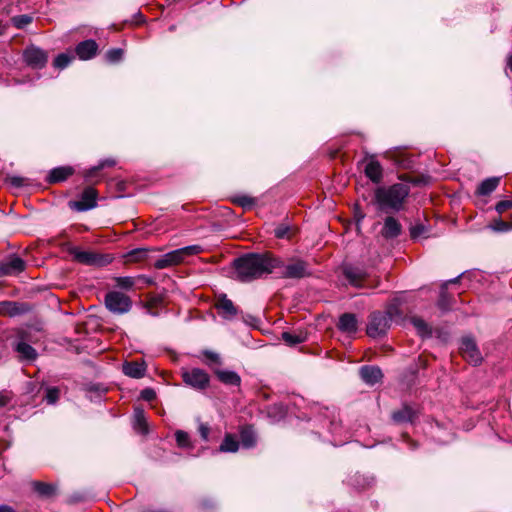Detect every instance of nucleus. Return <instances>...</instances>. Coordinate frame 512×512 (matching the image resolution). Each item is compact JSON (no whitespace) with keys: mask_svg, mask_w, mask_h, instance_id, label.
<instances>
[{"mask_svg":"<svg viewBox=\"0 0 512 512\" xmlns=\"http://www.w3.org/2000/svg\"><path fill=\"white\" fill-rule=\"evenodd\" d=\"M275 256L271 253H248L233 261L236 278L241 282H250L273 272L277 265Z\"/></svg>","mask_w":512,"mask_h":512,"instance_id":"obj_1","label":"nucleus"},{"mask_svg":"<svg viewBox=\"0 0 512 512\" xmlns=\"http://www.w3.org/2000/svg\"><path fill=\"white\" fill-rule=\"evenodd\" d=\"M410 187L405 183H395L388 187H378L374 193V200L378 210L384 213L399 212L409 196Z\"/></svg>","mask_w":512,"mask_h":512,"instance_id":"obj_2","label":"nucleus"},{"mask_svg":"<svg viewBox=\"0 0 512 512\" xmlns=\"http://www.w3.org/2000/svg\"><path fill=\"white\" fill-rule=\"evenodd\" d=\"M278 262L273 266V272L277 270L280 277L285 279H302L311 275L308 262L300 258H290L286 262L281 258L275 257Z\"/></svg>","mask_w":512,"mask_h":512,"instance_id":"obj_3","label":"nucleus"},{"mask_svg":"<svg viewBox=\"0 0 512 512\" xmlns=\"http://www.w3.org/2000/svg\"><path fill=\"white\" fill-rule=\"evenodd\" d=\"M203 251L200 245H189L164 254L156 260L154 267L156 269H165L182 263L187 257L198 255Z\"/></svg>","mask_w":512,"mask_h":512,"instance_id":"obj_4","label":"nucleus"},{"mask_svg":"<svg viewBox=\"0 0 512 512\" xmlns=\"http://www.w3.org/2000/svg\"><path fill=\"white\" fill-rule=\"evenodd\" d=\"M392 315V309H389L387 313H372L367 325V334L372 338L384 336L390 328Z\"/></svg>","mask_w":512,"mask_h":512,"instance_id":"obj_5","label":"nucleus"},{"mask_svg":"<svg viewBox=\"0 0 512 512\" xmlns=\"http://www.w3.org/2000/svg\"><path fill=\"white\" fill-rule=\"evenodd\" d=\"M24 63L34 70L43 69L48 62V52L44 49L31 44L28 45L22 53Z\"/></svg>","mask_w":512,"mask_h":512,"instance_id":"obj_6","label":"nucleus"},{"mask_svg":"<svg viewBox=\"0 0 512 512\" xmlns=\"http://www.w3.org/2000/svg\"><path fill=\"white\" fill-rule=\"evenodd\" d=\"M105 306L114 314H125L130 311L132 301L127 295L118 292L110 291L105 295Z\"/></svg>","mask_w":512,"mask_h":512,"instance_id":"obj_7","label":"nucleus"},{"mask_svg":"<svg viewBox=\"0 0 512 512\" xmlns=\"http://www.w3.org/2000/svg\"><path fill=\"white\" fill-rule=\"evenodd\" d=\"M183 382L195 390H205L210 384L209 374L200 368L182 371Z\"/></svg>","mask_w":512,"mask_h":512,"instance_id":"obj_8","label":"nucleus"},{"mask_svg":"<svg viewBox=\"0 0 512 512\" xmlns=\"http://www.w3.org/2000/svg\"><path fill=\"white\" fill-rule=\"evenodd\" d=\"M97 199V190L91 186H88L82 191L80 199L69 201L68 206L71 210L77 212H85L97 206Z\"/></svg>","mask_w":512,"mask_h":512,"instance_id":"obj_9","label":"nucleus"},{"mask_svg":"<svg viewBox=\"0 0 512 512\" xmlns=\"http://www.w3.org/2000/svg\"><path fill=\"white\" fill-rule=\"evenodd\" d=\"M28 341H30V332L25 329H20L17 332V341L14 344V350L21 360L33 361L37 357V352Z\"/></svg>","mask_w":512,"mask_h":512,"instance_id":"obj_10","label":"nucleus"},{"mask_svg":"<svg viewBox=\"0 0 512 512\" xmlns=\"http://www.w3.org/2000/svg\"><path fill=\"white\" fill-rule=\"evenodd\" d=\"M462 357L473 365H478L482 362V355L476 341L471 336L463 337L459 347Z\"/></svg>","mask_w":512,"mask_h":512,"instance_id":"obj_11","label":"nucleus"},{"mask_svg":"<svg viewBox=\"0 0 512 512\" xmlns=\"http://www.w3.org/2000/svg\"><path fill=\"white\" fill-rule=\"evenodd\" d=\"M73 255L77 262L90 266L101 267L111 262V257L109 255H103L89 251L75 250Z\"/></svg>","mask_w":512,"mask_h":512,"instance_id":"obj_12","label":"nucleus"},{"mask_svg":"<svg viewBox=\"0 0 512 512\" xmlns=\"http://www.w3.org/2000/svg\"><path fill=\"white\" fill-rule=\"evenodd\" d=\"M419 417V410L413 406L404 403L401 408L391 413V419L395 424L411 423L413 424Z\"/></svg>","mask_w":512,"mask_h":512,"instance_id":"obj_13","label":"nucleus"},{"mask_svg":"<svg viewBox=\"0 0 512 512\" xmlns=\"http://www.w3.org/2000/svg\"><path fill=\"white\" fill-rule=\"evenodd\" d=\"M30 311L31 306L28 303L16 301L0 302V314L4 316L14 317L26 314Z\"/></svg>","mask_w":512,"mask_h":512,"instance_id":"obj_14","label":"nucleus"},{"mask_svg":"<svg viewBox=\"0 0 512 512\" xmlns=\"http://www.w3.org/2000/svg\"><path fill=\"white\" fill-rule=\"evenodd\" d=\"M99 50L97 42L93 39H88L79 42L75 47L76 56L83 61L94 58Z\"/></svg>","mask_w":512,"mask_h":512,"instance_id":"obj_15","label":"nucleus"},{"mask_svg":"<svg viewBox=\"0 0 512 512\" xmlns=\"http://www.w3.org/2000/svg\"><path fill=\"white\" fill-rule=\"evenodd\" d=\"M25 267L26 263L22 258L13 256L8 261L0 263V276L19 274Z\"/></svg>","mask_w":512,"mask_h":512,"instance_id":"obj_16","label":"nucleus"},{"mask_svg":"<svg viewBox=\"0 0 512 512\" xmlns=\"http://www.w3.org/2000/svg\"><path fill=\"white\" fill-rule=\"evenodd\" d=\"M215 307L218 310V313L227 319L235 317L238 313L237 308L226 294H220L217 297Z\"/></svg>","mask_w":512,"mask_h":512,"instance_id":"obj_17","label":"nucleus"},{"mask_svg":"<svg viewBox=\"0 0 512 512\" xmlns=\"http://www.w3.org/2000/svg\"><path fill=\"white\" fill-rule=\"evenodd\" d=\"M361 379L370 386L381 382L383 373L378 366L364 365L360 368Z\"/></svg>","mask_w":512,"mask_h":512,"instance_id":"obj_18","label":"nucleus"},{"mask_svg":"<svg viewBox=\"0 0 512 512\" xmlns=\"http://www.w3.org/2000/svg\"><path fill=\"white\" fill-rule=\"evenodd\" d=\"M73 174H74V168L71 166L56 167V168H53L52 170H50L48 176L46 177V182L48 184L64 182Z\"/></svg>","mask_w":512,"mask_h":512,"instance_id":"obj_19","label":"nucleus"},{"mask_svg":"<svg viewBox=\"0 0 512 512\" xmlns=\"http://www.w3.org/2000/svg\"><path fill=\"white\" fill-rule=\"evenodd\" d=\"M402 232V226L400 222L392 217L388 216L384 220L383 228L381 230V235L385 239H394L398 237Z\"/></svg>","mask_w":512,"mask_h":512,"instance_id":"obj_20","label":"nucleus"},{"mask_svg":"<svg viewBox=\"0 0 512 512\" xmlns=\"http://www.w3.org/2000/svg\"><path fill=\"white\" fill-rule=\"evenodd\" d=\"M214 374L217 377V379L226 386L240 387L241 385V377L235 371L215 368Z\"/></svg>","mask_w":512,"mask_h":512,"instance_id":"obj_21","label":"nucleus"},{"mask_svg":"<svg viewBox=\"0 0 512 512\" xmlns=\"http://www.w3.org/2000/svg\"><path fill=\"white\" fill-rule=\"evenodd\" d=\"M337 328L347 334H354L358 329V321L353 313H344L339 317Z\"/></svg>","mask_w":512,"mask_h":512,"instance_id":"obj_22","label":"nucleus"},{"mask_svg":"<svg viewBox=\"0 0 512 512\" xmlns=\"http://www.w3.org/2000/svg\"><path fill=\"white\" fill-rule=\"evenodd\" d=\"M146 364L145 362H136V361H132V362H125L123 364V373L126 375V376H129L131 378H135V379H140L142 377H144L145 373H146Z\"/></svg>","mask_w":512,"mask_h":512,"instance_id":"obj_23","label":"nucleus"},{"mask_svg":"<svg viewBox=\"0 0 512 512\" xmlns=\"http://www.w3.org/2000/svg\"><path fill=\"white\" fill-rule=\"evenodd\" d=\"M365 175L373 182L380 183L383 178V169L379 161L371 160L365 167Z\"/></svg>","mask_w":512,"mask_h":512,"instance_id":"obj_24","label":"nucleus"},{"mask_svg":"<svg viewBox=\"0 0 512 512\" xmlns=\"http://www.w3.org/2000/svg\"><path fill=\"white\" fill-rule=\"evenodd\" d=\"M31 485L34 492H36L42 498H51L56 494L57 491L56 485L51 483L33 481Z\"/></svg>","mask_w":512,"mask_h":512,"instance_id":"obj_25","label":"nucleus"},{"mask_svg":"<svg viewBox=\"0 0 512 512\" xmlns=\"http://www.w3.org/2000/svg\"><path fill=\"white\" fill-rule=\"evenodd\" d=\"M500 183V177H490L483 180L476 189V195L488 196L496 190Z\"/></svg>","mask_w":512,"mask_h":512,"instance_id":"obj_26","label":"nucleus"},{"mask_svg":"<svg viewBox=\"0 0 512 512\" xmlns=\"http://www.w3.org/2000/svg\"><path fill=\"white\" fill-rule=\"evenodd\" d=\"M343 274L351 285L355 287L362 286V281L365 278V274L362 270L352 266H348L344 268Z\"/></svg>","mask_w":512,"mask_h":512,"instance_id":"obj_27","label":"nucleus"},{"mask_svg":"<svg viewBox=\"0 0 512 512\" xmlns=\"http://www.w3.org/2000/svg\"><path fill=\"white\" fill-rule=\"evenodd\" d=\"M240 441L245 448H252L256 445L257 438L252 426L245 425L240 428Z\"/></svg>","mask_w":512,"mask_h":512,"instance_id":"obj_28","label":"nucleus"},{"mask_svg":"<svg viewBox=\"0 0 512 512\" xmlns=\"http://www.w3.org/2000/svg\"><path fill=\"white\" fill-rule=\"evenodd\" d=\"M411 323L416 329L418 335L422 338H430L432 337V327L422 318L413 316L411 318Z\"/></svg>","mask_w":512,"mask_h":512,"instance_id":"obj_29","label":"nucleus"},{"mask_svg":"<svg viewBox=\"0 0 512 512\" xmlns=\"http://www.w3.org/2000/svg\"><path fill=\"white\" fill-rule=\"evenodd\" d=\"M201 355L203 363L209 366L213 371L215 368H219L223 365L222 358L217 352L211 350H203Z\"/></svg>","mask_w":512,"mask_h":512,"instance_id":"obj_30","label":"nucleus"},{"mask_svg":"<svg viewBox=\"0 0 512 512\" xmlns=\"http://www.w3.org/2000/svg\"><path fill=\"white\" fill-rule=\"evenodd\" d=\"M239 449V441L236 436L231 433H226L224 439L219 446V451L223 453H235Z\"/></svg>","mask_w":512,"mask_h":512,"instance_id":"obj_31","label":"nucleus"},{"mask_svg":"<svg viewBox=\"0 0 512 512\" xmlns=\"http://www.w3.org/2000/svg\"><path fill=\"white\" fill-rule=\"evenodd\" d=\"M282 340L289 346H295L297 344L303 343L307 339V333L304 331H294L288 332L285 331L281 336Z\"/></svg>","mask_w":512,"mask_h":512,"instance_id":"obj_32","label":"nucleus"},{"mask_svg":"<svg viewBox=\"0 0 512 512\" xmlns=\"http://www.w3.org/2000/svg\"><path fill=\"white\" fill-rule=\"evenodd\" d=\"M115 165L116 161L113 158L101 160L96 166H93L84 172V178L86 181H91L98 171L107 167H113Z\"/></svg>","mask_w":512,"mask_h":512,"instance_id":"obj_33","label":"nucleus"},{"mask_svg":"<svg viewBox=\"0 0 512 512\" xmlns=\"http://www.w3.org/2000/svg\"><path fill=\"white\" fill-rule=\"evenodd\" d=\"M437 306L442 311L446 312L451 309L452 306V297L448 293L447 283H442L440 287L439 299L437 301Z\"/></svg>","mask_w":512,"mask_h":512,"instance_id":"obj_34","label":"nucleus"},{"mask_svg":"<svg viewBox=\"0 0 512 512\" xmlns=\"http://www.w3.org/2000/svg\"><path fill=\"white\" fill-rule=\"evenodd\" d=\"M134 428L137 432L146 435L148 433V424L146 421L144 410L135 408L134 410Z\"/></svg>","mask_w":512,"mask_h":512,"instance_id":"obj_35","label":"nucleus"},{"mask_svg":"<svg viewBox=\"0 0 512 512\" xmlns=\"http://www.w3.org/2000/svg\"><path fill=\"white\" fill-rule=\"evenodd\" d=\"M487 228L496 233H505L512 230V222L504 221L501 218H495L487 225Z\"/></svg>","mask_w":512,"mask_h":512,"instance_id":"obj_36","label":"nucleus"},{"mask_svg":"<svg viewBox=\"0 0 512 512\" xmlns=\"http://www.w3.org/2000/svg\"><path fill=\"white\" fill-rule=\"evenodd\" d=\"M75 56L70 53H60L53 61V66L56 69H65L73 60Z\"/></svg>","mask_w":512,"mask_h":512,"instance_id":"obj_37","label":"nucleus"},{"mask_svg":"<svg viewBox=\"0 0 512 512\" xmlns=\"http://www.w3.org/2000/svg\"><path fill=\"white\" fill-rule=\"evenodd\" d=\"M148 256V250L145 248H136L126 254V259L129 262L144 261Z\"/></svg>","mask_w":512,"mask_h":512,"instance_id":"obj_38","label":"nucleus"},{"mask_svg":"<svg viewBox=\"0 0 512 512\" xmlns=\"http://www.w3.org/2000/svg\"><path fill=\"white\" fill-rule=\"evenodd\" d=\"M12 24L15 28L17 29H23L25 28L27 25L31 24L32 21H33V17L28 15V14H21V15H16L14 16L12 19Z\"/></svg>","mask_w":512,"mask_h":512,"instance_id":"obj_39","label":"nucleus"},{"mask_svg":"<svg viewBox=\"0 0 512 512\" xmlns=\"http://www.w3.org/2000/svg\"><path fill=\"white\" fill-rule=\"evenodd\" d=\"M135 284L134 278L130 276L116 277L115 286L123 290H131Z\"/></svg>","mask_w":512,"mask_h":512,"instance_id":"obj_40","label":"nucleus"},{"mask_svg":"<svg viewBox=\"0 0 512 512\" xmlns=\"http://www.w3.org/2000/svg\"><path fill=\"white\" fill-rule=\"evenodd\" d=\"M428 227L424 225L423 223H416L412 225L409 229L410 231V237L412 239H417L423 235H425L428 232Z\"/></svg>","mask_w":512,"mask_h":512,"instance_id":"obj_41","label":"nucleus"},{"mask_svg":"<svg viewBox=\"0 0 512 512\" xmlns=\"http://www.w3.org/2000/svg\"><path fill=\"white\" fill-rule=\"evenodd\" d=\"M123 54L124 51L121 48H112L106 52L105 58L110 63H117L122 59Z\"/></svg>","mask_w":512,"mask_h":512,"instance_id":"obj_42","label":"nucleus"},{"mask_svg":"<svg viewBox=\"0 0 512 512\" xmlns=\"http://www.w3.org/2000/svg\"><path fill=\"white\" fill-rule=\"evenodd\" d=\"M177 445L181 448H188L191 446L189 434L185 431L178 430L175 433Z\"/></svg>","mask_w":512,"mask_h":512,"instance_id":"obj_43","label":"nucleus"},{"mask_svg":"<svg viewBox=\"0 0 512 512\" xmlns=\"http://www.w3.org/2000/svg\"><path fill=\"white\" fill-rule=\"evenodd\" d=\"M59 395H60L59 388H57V387H48L46 389V395H45L44 399L46 400V402L48 404H55L58 401V399H59Z\"/></svg>","mask_w":512,"mask_h":512,"instance_id":"obj_44","label":"nucleus"},{"mask_svg":"<svg viewBox=\"0 0 512 512\" xmlns=\"http://www.w3.org/2000/svg\"><path fill=\"white\" fill-rule=\"evenodd\" d=\"M234 201L236 204L245 209L251 208L255 204V199L247 195L238 196Z\"/></svg>","mask_w":512,"mask_h":512,"instance_id":"obj_45","label":"nucleus"},{"mask_svg":"<svg viewBox=\"0 0 512 512\" xmlns=\"http://www.w3.org/2000/svg\"><path fill=\"white\" fill-rule=\"evenodd\" d=\"M290 230H291L290 226L281 224L275 228L274 235L278 239L289 238Z\"/></svg>","mask_w":512,"mask_h":512,"instance_id":"obj_46","label":"nucleus"},{"mask_svg":"<svg viewBox=\"0 0 512 512\" xmlns=\"http://www.w3.org/2000/svg\"><path fill=\"white\" fill-rule=\"evenodd\" d=\"M7 181L16 188H21L27 185L28 179L19 177V176H11L8 177Z\"/></svg>","mask_w":512,"mask_h":512,"instance_id":"obj_47","label":"nucleus"},{"mask_svg":"<svg viewBox=\"0 0 512 512\" xmlns=\"http://www.w3.org/2000/svg\"><path fill=\"white\" fill-rule=\"evenodd\" d=\"M510 209H512V200H501L495 205V210L499 214H503Z\"/></svg>","mask_w":512,"mask_h":512,"instance_id":"obj_48","label":"nucleus"},{"mask_svg":"<svg viewBox=\"0 0 512 512\" xmlns=\"http://www.w3.org/2000/svg\"><path fill=\"white\" fill-rule=\"evenodd\" d=\"M198 432L202 438L203 441H208L209 439V433H210V428L207 424L205 423H200L199 426H198Z\"/></svg>","mask_w":512,"mask_h":512,"instance_id":"obj_49","label":"nucleus"},{"mask_svg":"<svg viewBox=\"0 0 512 512\" xmlns=\"http://www.w3.org/2000/svg\"><path fill=\"white\" fill-rule=\"evenodd\" d=\"M141 398L145 401H153L156 398V393L151 388H146L141 391Z\"/></svg>","mask_w":512,"mask_h":512,"instance_id":"obj_50","label":"nucleus"},{"mask_svg":"<svg viewBox=\"0 0 512 512\" xmlns=\"http://www.w3.org/2000/svg\"><path fill=\"white\" fill-rule=\"evenodd\" d=\"M85 495L82 493H74L69 498V503L75 504L85 500Z\"/></svg>","mask_w":512,"mask_h":512,"instance_id":"obj_51","label":"nucleus"},{"mask_svg":"<svg viewBox=\"0 0 512 512\" xmlns=\"http://www.w3.org/2000/svg\"><path fill=\"white\" fill-rule=\"evenodd\" d=\"M11 398L7 393L0 392V407L6 406Z\"/></svg>","mask_w":512,"mask_h":512,"instance_id":"obj_52","label":"nucleus"},{"mask_svg":"<svg viewBox=\"0 0 512 512\" xmlns=\"http://www.w3.org/2000/svg\"><path fill=\"white\" fill-rule=\"evenodd\" d=\"M213 501L210 499H203L199 502V507L202 509H207L213 507Z\"/></svg>","mask_w":512,"mask_h":512,"instance_id":"obj_53","label":"nucleus"},{"mask_svg":"<svg viewBox=\"0 0 512 512\" xmlns=\"http://www.w3.org/2000/svg\"><path fill=\"white\" fill-rule=\"evenodd\" d=\"M0 512H15V510L8 505H0Z\"/></svg>","mask_w":512,"mask_h":512,"instance_id":"obj_54","label":"nucleus"},{"mask_svg":"<svg viewBox=\"0 0 512 512\" xmlns=\"http://www.w3.org/2000/svg\"><path fill=\"white\" fill-rule=\"evenodd\" d=\"M462 277V274L458 275L457 277L453 278V279H450V280H447L445 281L444 283H447V286L449 284H456L459 282L460 278Z\"/></svg>","mask_w":512,"mask_h":512,"instance_id":"obj_55","label":"nucleus"},{"mask_svg":"<svg viewBox=\"0 0 512 512\" xmlns=\"http://www.w3.org/2000/svg\"><path fill=\"white\" fill-rule=\"evenodd\" d=\"M507 67L512 71V53L507 58Z\"/></svg>","mask_w":512,"mask_h":512,"instance_id":"obj_56","label":"nucleus"},{"mask_svg":"<svg viewBox=\"0 0 512 512\" xmlns=\"http://www.w3.org/2000/svg\"><path fill=\"white\" fill-rule=\"evenodd\" d=\"M143 512H171V511L167 510V509H158V510H146Z\"/></svg>","mask_w":512,"mask_h":512,"instance_id":"obj_57","label":"nucleus"},{"mask_svg":"<svg viewBox=\"0 0 512 512\" xmlns=\"http://www.w3.org/2000/svg\"><path fill=\"white\" fill-rule=\"evenodd\" d=\"M409 445H410V448L411 449H416L417 448V444L414 443L412 440L409 439Z\"/></svg>","mask_w":512,"mask_h":512,"instance_id":"obj_58","label":"nucleus"}]
</instances>
